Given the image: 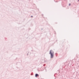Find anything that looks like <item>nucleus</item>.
Listing matches in <instances>:
<instances>
[{
	"label": "nucleus",
	"mask_w": 79,
	"mask_h": 79,
	"mask_svg": "<svg viewBox=\"0 0 79 79\" xmlns=\"http://www.w3.org/2000/svg\"><path fill=\"white\" fill-rule=\"evenodd\" d=\"M50 54L51 55V58H52L53 57V55H54V52L52 51V50H51L50 51Z\"/></svg>",
	"instance_id": "obj_1"
},
{
	"label": "nucleus",
	"mask_w": 79,
	"mask_h": 79,
	"mask_svg": "<svg viewBox=\"0 0 79 79\" xmlns=\"http://www.w3.org/2000/svg\"><path fill=\"white\" fill-rule=\"evenodd\" d=\"M39 76V75H38V74H35V77H37V76Z\"/></svg>",
	"instance_id": "obj_2"
},
{
	"label": "nucleus",
	"mask_w": 79,
	"mask_h": 79,
	"mask_svg": "<svg viewBox=\"0 0 79 79\" xmlns=\"http://www.w3.org/2000/svg\"><path fill=\"white\" fill-rule=\"evenodd\" d=\"M71 5V4H69V5Z\"/></svg>",
	"instance_id": "obj_3"
},
{
	"label": "nucleus",
	"mask_w": 79,
	"mask_h": 79,
	"mask_svg": "<svg viewBox=\"0 0 79 79\" xmlns=\"http://www.w3.org/2000/svg\"><path fill=\"white\" fill-rule=\"evenodd\" d=\"M31 17H32V16H31Z\"/></svg>",
	"instance_id": "obj_4"
},
{
	"label": "nucleus",
	"mask_w": 79,
	"mask_h": 79,
	"mask_svg": "<svg viewBox=\"0 0 79 79\" xmlns=\"http://www.w3.org/2000/svg\"><path fill=\"white\" fill-rule=\"evenodd\" d=\"M78 1H79V0H78Z\"/></svg>",
	"instance_id": "obj_5"
}]
</instances>
